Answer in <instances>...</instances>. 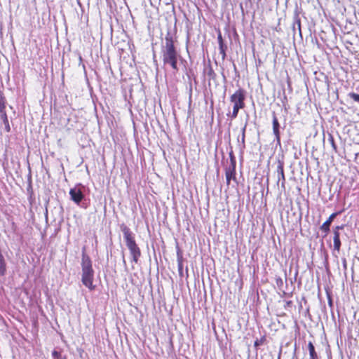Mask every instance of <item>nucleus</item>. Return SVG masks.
I'll use <instances>...</instances> for the list:
<instances>
[{
  "label": "nucleus",
  "mask_w": 359,
  "mask_h": 359,
  "mask_svg": "<svg viewBox=\"0 0 359 359\" xmlns=\"http://www.w3.org/2000/svg\"><path fill=\"white\" fill-rule=\"evenodd\" d=\"M161 54L163 65L170 66L174 72H177V61L178 59H182V57L174 45L173 38L170 32L166 34L165 43L162 44Z\"/></svg>",
  "instance_id": "f257e3e1"
},
{
  "label": "nucleus",
  "mask_w": 359,
  "mask_h": 359,
  "mask_svg": "<svg viewBox=\"0 0 359 359\" xmlns=\"http://www.w3.org/2000/svg\"><path fill=\"white\" fill-rule=\"evenodd\" d=\"M81 267H82V278L81 281L83 284L89 288L90 290L95 289V286L93 285V280L94 277V271L92 267V262L88 255L85 252V248L82 251V259H81Z\"/></svg>",
  "instance_id": "f03ea898"
},
{
  "label": "nucleus",
  "mask_w": 359,
  "mask_h": 359,
  "mask_svg": "<svg viewBox=\"0 0 359 359\" xmlns=\"http://www.w3.org/2000/svg\"><path fill=\"white\" fill-rule=\"evenodd\" d=\"M121 229L123 233L126 244L129 249L130 255L133 257V262L137 263L139 258L141 256V251L140 248L136 244L133 234L126 225L122 224L121 226Z\"/></svg>",
  "instance_id": "7ed1b4c3"
},
{
  "label": "nucleus",
  "mask_w": 359,
  "mask_h": 359,
  "mask_svg": "<svg viewBox=\"0 0 359 359\" xmlns=\"http://www.w3.org/2000/svg\"><path fill=\"white\" fill-rule=\"evenodd\" d=\"M245 91L240 88L237 90L231 97L230 101L233 104L231 118H236L240 109L245 107Z\"/></svg>",
  "instance_id": "20e7f679"
},
{
  "label": "nucleus",
  "mask_w": 359,
  "mask_h": 359,
  "mask_svg": "<svg viewBox=\"0 0 359 359\" xmlns=\"http://www.w3.org/2000/svg\"><path fill=\"white\" fill-rule=\"evenodd\" d=\"M69 195L71 200H72L77 205H79L84 198V195L81 189L76 187L70 189Z\"/></svg>",
  "instance_id": "39448f33"
},
{
  "label": "nucleus",
  "mask_w": 359,
  "mask_h": 359,
  "mask_svg": "<svg viewBox=\"0 0 359 359\" xmlns=\"http://www.w3.org/2000/svg\"><path fill=\"white\" fill-rule=\"evenodd\" d=\"M273 133L275 135L278 144H280V123L276 116L275 113H273Z\"/></svg>",
  "instance_id": "423d86ee"
},
{
  "label": "nucleus",
  "mask_w": 359,
  "mask_h": 359,
  "mask_svg": "<svg viewBox=\"0 0 359 359\" xmlns=\"http://www.w3.org/2000/svg\"><path fill=\"white\" fill-rule=\"evenodd\" d=\"M225 176L226 180L227 185L230 184V182L231 180L236 181V167L229 166L225 169Z\"/></svg>",
  "instance_id": "0eeeda50"
},
{
  "label": "nucleus",
  "mask_w": 359,
  "mask_h": 359,
  "mask_svg": "<svg viewBox=\"0 0 359 359\" xmlns=\"http://www.w3.org/2000/svg\"><path fill=\"white\" fill-rule=\"evenodd\" d=\"M339 213V212H334L332 215H330L329 218L320 226V230L324 231L325 233H327L330 231V226L332 222Z\"/></svg>",
  "instance_id": "6e6552de"
},
{
  "label": "nucleus",
  "mask_w": 359,
  "mask_h": 359,
  "mask_svg": "<svg viewBox=\"0 0 359 359\" xmlns=\"http://www.w3.org/2000/svg\"><path fill=\"white\" fill-rule=\"evenodd\" d=\"M277 173H278V183L281 181V185L283 187H285V177L283 170V163L281 161L278 162L277 165Z\"/></svg>",
  "instance_id": "1a4fd4ad"
},
{
  "label": "nucleus",
  "mask_w": 359,
  "mask_h": 359,
  "mask_svg": "<svg viewBox=\"0 0 359 359\" xmlns=\"http://www.w3.org/2000/svg\"><path fill=\"white\" fill-rule=\"evenodd\" d=\"M217 39L219 43V53L222 55V60H224L226 57V50L227 48V46L224 43L222 34L220 32H219Z\"/></svg>",
  "instance_id": "9d476101"
},
{
  "label": "nucleus",
  "mask_w": 359,
  "mask_h": 359,
  "mask_svg": "<svg viewBox=\"0 0 359 359\" xmlns=\"http://www.w3.org/2000/svg\"><path fill=\"white\" fill-rule=\"evenodd\" d=\"M293 31L295 32L297 29L299 32V34H302L301 32V20L299 16V12L297 10L294 11V22L292 25Z\"/></svg>",
  "instance_id": "9b49d317"
},
{
  "label": "nucleus",
  "mask_w": 359,
  "mask_h": 359,
  "mask_svg": "<svg viewBox=\"0 0 359 359\" xmlns=\"http://www.w3.org/2000/svg\"><path fill=\"white\" fill-rule=\"evenodd\" d=\"M333 242H334V250H337L338 252L341 249V241H340V233L337 231H334L333 233Z\"/></svg>",
  "instance_id": "f8f14e48"
},
{
  "label": "nucleus",
  "mask_w": 359,
  "mask_h": 359,
  "mask_svg": "<svg viewBox=\"0 0 359 359\" xmlns=\"http://www.w3.org/2000/svg\"><path fill=\"white\" fill-rule=\"evenodd\" d=\"M308 348L310 355V359H318L317 353L315 351V347L311 341L308 344Z\"/></svg>",
  "instance_id": "ddd939ff"
},
{
  "label": "nucleus",
  "mask_w": 359,
  "mask_h": 359,
  "mask_svg": "<svg viewBox=\"0 0 359 359\" xmlns=\"http://www.w3.org/2000/svg\"><path fill=\"white\" fill-rule=\"evenodd\" d=\"M6 272V266L4 256L0 252V276H4Z\"/></svg>",
  "instance_id": "4468645a"
},
{
  "label": "nucleus",
  "mask_w": 359,
  "mask_h": 359,
  "mask_svg": "<svg viewBox=\"0 0 359 359\" xmlns=\"http://www.w3.org/2000/svg\"><path fill=\"white\" fill-rule=\"evenodd\" d=\"M0 118L2 120L4 124V126H5V130H6V132H10L11 131V127H10V125H9V122H8V117H7V114L6 113H4L3 114H0Z\"/></svg>",
  "instance_id": "2eb2a0df"
},
{
  "label": "nucleus",
  "mask_w": 359,
  "mask_h": 359,
  "mask_svg": "<svg viewBox=\"0 0 359 359\" xmlns=\"http://www.w3.org/2000/svg\"><path fill=\"white\" fill-rule=\"evenodd\" d=\"M206 74H207V76L208 77V79L210 80V79H215V72L213 71V69H212L211 67H210L207 70H206Z\"/></svg>",
  "instance_id": "dca6fc26"
},
{
  "label": "nucleus",
  "mask_w": 359,
  "mask_h": 359,
  "mask_svg": "<svg viewBox=\"0 0 359 359\" xmlns=\"http://www.w3.org/2000/svg\"><path fill=\"white\" fill-rule=\"evenodd\" d=\"M52 357L53 359H67L65 356H62L60 351L54 350L52 352Z\"/></svg>",
  "instance_id": "f3484780"
},
{
  "label": "nucleus",
  "mask_w": 359,
  "mask_h": 359,
  "mask_svg": "<svg viewBox=\"0 0 359 359\" xmlns=\"http://www.w3.org/2000/svg\"><path fill=\"white\" fill-rule=\"evenodd\" d=\"M229 158H230V161H231L229 166L236 167V158H235L232 151L229 153Z\"/></svg>",
  "instance_id": "a211bd4d"
},
{
  "label": "nucleus",
  "mask_w": 359,
  "mask_h": 359,
  "mask_svg": "<svg viewBox=\"0 0 359 359\" xmlns=\"http://www.w3.org/2000/svg\"><path fill=\"white\" fill-rule=\"evenodd\" d=\"M328 140L330 142L332 149L335 151V152H337V147L334 142V137L332 135H330Z\"/></svg>",
  "instance_id": "6ab92c4d"
},
{
  "label": "nucleus",
  "mask_w": 359,
  "mask_h": 359,
  "mask_svg": "<svg viewBox=\"0 0 359 359\" xmlns=\"http://www.w3.org/2000/svg\"><path fill=\"white\" fill-rule=\"evenodd\" d=\"M348 96L353 100L355 102H358L359 104V94L355 93H350L348 94Z\"/></svg>",
  "instance_id": "aec40b11"
},
{
  "label": "nucleus",
  "mask_w": 359,
  "mask_h": 359,
  "mask_svg": "<svg viewBox=\"0 0 359 359\" xmlns=\"http://www.w3.org/2000/svg\"><path fill=\"white\" fill-rule=\"evenodd\" d=\"M247 124L244 126V127L242 128V137H241V142L243 144V147H245V130H246Z\"/></svg>",
  "instance_id": "412c9836"
},
{
  "label": "nucleus",
  "mask_w": 359,
  "mask_h": 359,
  "mask_svg": "<svg viewBox=\"0 0 359 359\" xmlns=\"http://www.w3.org/2000/svg\"><path fill=\"white\" fill-rule=\"evenodd\" d=\"M264 340H265V338H264V337H262V338H261L260 339H257V340L255 341V344H254L255 346V347H258V346H259L262 345V344H263V343H264Z\"/></svg>",
  "instance_id": "4be33fe9"
},
{
  "label": "nucleus",
  "mask_w": 359,
  "mask_h": 359,
  "mask_svg": "<svg viewBox=\"0 0 359 359\" xmlns=\"http://www.w3.org/2000/svg\"><path fill=\"white\" fill-rule=\"evenodd\" d=\"M5 103L4 101H0V114H3L4 113H6L5 111Z\"/></svg>",
  "instance_id": "5701e85b"
},
{
  "label": "nucleus",
  "mask_w": 359,
  "mask_h": 359,
  "mask_svg": "<svg viewBox=\"0 0 359 359\" xmlns=\"http://www.w3.org/2000/svg\"><path fill=\"white\" fill-rule=\"evenodd\" d=\"M276 283L278 287H282L283 285V280L281 278L278 277L276 278Z\"/></svg>",
  "instance_id": "b1692460"
},
{
  "label": "nucleus",
  "mask_w": 359,
  "mask_h": 359,
  "mask_svg": "<svg viewBox=\"0 0 359 359\" xmlns=\"http://www.w3.org/2000/svg\"><path fill=\"white\" fill-rule=\"evenodd\" d=\"M344 225L337 226H335V227L333 229V233H334V231L339 232V230H342V229H344Z\"/></svg>",
  "instance_id": "393cba45"
},
{
  "label": "nucleus",
  "mask_w": 359,
  "mask_h": 359,
  "mask_svg": "<svg viewBox=\"0 0 359 359\" xmlns=\"http://www.w3.org/2000/svg\"><path fill=\"white\" fill-rule=\"evenodd\" d=\"M178 268H179V271H180V274H182V264L181 262L179 263L178 264Z\"/></svg>",
  "instance_id": "a878e982"
},
{
  "label": "nucleus",
  "mask_w": 359,
  "mask_h": 359,
  "mask_svg": "<svg viewBox=\"0 0 359 359\" xmlns=\"http://www.w3.org/2000/svg\"><path fill=\"white\" fill-rule=\"evenodd\" d=\"M286 304H287V306H290L292 304V302L291 301H287L286 302Z\"/></svg>",
  "instance_id": "bb28decb"
},
{
  "label": "nucleus",
  "mask_w": 359,
  "mask_h": 359,
  "mask_svg": "<svg viewBox=\"0 0 359 359\" xmlns=\"http://www.w3.org/2000/svg\"><path fill=\"white\" fill-rule=\"evenodd\" d=\"M123 264L125 266H126V260H125V258H124V255L123 256Z\"/></svg>",
  "instance_id": "cd10ccee"
},
{
  "label": "nucleus",
  "mask_w": 359,
  "mask_h": 359,
  "mask_svg": "<svg viewBox=\"0 0 359 359\" xmlns=\"http://www.w3.org/2000/svg\"><path fill=\"white\" fill-rule=\"evenodd\" d=\"M298 275V270H296L295 274H294V278L296 279L297 276Z\"/></svg>",
  "instance_id": "c85d7f7f"
}]
</instances>
